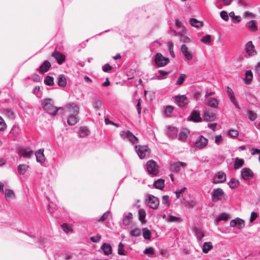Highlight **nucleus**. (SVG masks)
I'll list each match as a JSON object with an SVG mask.
<instances>
[{
  "mask_svg": "<svg viewBox=\"0 0 260 260\" xmlns=\"http://www.w3.org/2000/svg\"><path fill=\"white\" fill-rule=\"evenodd\" d=\"M42 106L44 110L53 116L56 115L58 110L61 108V107L57 108L56 106H54L53 100L49 98L44 99L42 102Z\"/></svg>",
  "mask_w": 260,
  "mask_h": 260,
  "instance_id": "f257e3e1",
  "label": "nucleus"
},
{
  "mask_svg": "<svg viewBox=\"0 0 260 260\" xmlns=\"http://www.w3.org/2000/svg\"><path fill=\"white\" fill-rule=\"evenodd\" d=\"M135 150L140 159L148 157L150 154V150L146 145H136Z\"/></svg>",
  "mask_w": 260,
  "mask_h": 260,
  "instance_id": "f03ea898",
  "label": "nucleus"
},
{
  "mask_svg": "<svg viewBox=\"0 0 260 260\" xmlns=\"http://www.w3.org/2000/svg\"><path fill=\"white\" fill-rule=\"evenodd\" d=\"M174 102L179 107H184L189 103V99L185 95H178L173 98Z\"/></svg>",
  "mask_w": 260,
  "mask_h": 260,
  "instance_id": "7ed1b4c3",
  "label": "nucleus"
},
{
  "mask_svg": "<svg viewBox=\"0 0 260 260\" xmlns=\"http://www.w3.org/2000/svg\"><path fill=\"white\" fill-rule=\"evenodd\" d=\"M154 61L157 67H162L169 62V59L163 56L160 53H157L155 56Z\"/></svg>",
  "mask_w": 260,
  "mask_h": 260,
  "instance_id": "20e7f679",
  "label": "nucleus"
},
{
  "mask_svg": "<svg viewBox=\"0 0 260 260\" xmlns=\"http://www.w3.org/2000/svg\"><path fill=\"white\" fill-rule=\"evenodd\" d=\"M120 135L123 139L128 141L133 144L137 143L138 138L129 131H122Z\"/></svg>",
  "mask_w": 260,
  "mask_h": 260,
  "instance_id": "39448f33",
  "label": "nucleus"
},
{
  "mask_svg": "<svg viewBox=\"0 0 260 260\" xmlns=\"http://www.w3.org/2000/svg\"><path fill=\"white\" fill-rule=\"evenodd\" d=\"M146 168L149 174L152 176H156L158 173L156 163L153 160H150L147 162Z\"/></svg>",
  "mask_w": 260,
  "mask_h": 260,
  "instance_id": "423d86ee",
  "label": "nucleus"
},
{
  "mask_svg": "<svg viewBox=\"0 0 260 260\" xmlns=\"http://www.w3.org/2000/svg\"><path fill=\"white\" fill-rule=\"evenodd\" d=\"M146 202L147 205L153 209H156L159 205L158 198L152 195H149L147 197Z\"/></svg>",
  "mask_w": 260,
  "mask_h": 260,
  "instance_id": "0eeeda50",
  "label": "nucleus"
},
{
  "mask_svg": "<svg viewBox=\"0 0 260 260\" xmlns=\"http://www.w3.org/2000/svg\"><path fill=\"white\" fill-rule=\"evenodd\" d=\"M225 193L221 188H217L214 189L212 192V201L216 202L221 201L223 199Z\"/></svg>",
  "mask_w": 260,
  "mask_h": 260,
  "instance_id": "6e6552de",
  "label": "nucleus"
},
{
  "mask_svg": "<svg viewBox=\"0 0 260 260\" xmlns=\"http://www.w3.org/2000/svg\"><path fill=\"white\" fill-rule=\"evenodd\" d=\"M180 51L184 57L188 60H191L193 58V53L189 50L185 44H182L180 47Z\"/></svg>",
  "mask_w": 260,
  "mask_h": 260,
  "instance_id": "1a4fd4ad",
  "label": "nucleus"
},
{
  "mask_svg": "<svg viewBox=\"0 0 260 260\" xmlns=\"http://www.w3.org/2000/svg\"><path fill=\"white\" fill-rule=\"evenodd\" d=\"M226 176L225 173L222 171L217 172L214 176L213 180L214 184L224 183L226 181Z\"/></svg>",
  "mask_w": 260,
  "mask_h": 260,
  "instance_id": "9d476101",
  "label": "nucleus"
},
{
  "mask_svg": "<svg viewBox=\"0 0 260 260\" xmlns=\"http://www.w3.org/2000/svg\"><path fill=\"white\" fill-rule=\"evenodd\" d=\"M65 112H68L69 114H78L79 107L74 103H70L64 108Z\"/></svg>",
  "mask_w": 260,
  "mask_h": 260,
  "instance_id": "9b49d317",
  "label": "nucleus"
},
{
  "mask_svg": "<svg viewBox=\"0 0 260 260\" xmlns=\"http://www.w3.org/2000/svg\"><path fill=\"white\" fill-rule=\"evenodd\" d=\"M245 51L246 53L250 56H252L256 54L257 52L255 49L252 42L250 41L247 43L245 45Z\"/></svg>",
  "mask_w": 260,
  "mask_h": 260,
  "instance_id": "f8f14e48",
  "label": "nucleus"
},
{
  "mask_svg": "<svg viewBox=\"0 0 260 260\" xmlns=\"http://www.w3.org/2000/svg\"><path fill=\"white\" fill-rule=\"evenodd\" d=\"M241 174L243 179L248 180L253 177V173L251 170L248 168H243L241 171Z\"/></svg>",
  "mask_w": 260,
  "mask_h": 260,
  "instance_id": "ddd939ff",
  "label": "nucleus"
},
{
  "mask_svg": "<svg viewBox=\"0 0 260 260\" xmlns=\"http://www.w3.org/2000/svg\"><path fill=\"white\" fill-rule=\"evenodd\" d=\"M208 139L203 136H199L196 141V145L197 147L202 149L206 146L208 144Z\"/></svg>",
  "mask_w": 260,
  "mask_h": 260,
  "instance_id": "4468645a",
  "label": "nucleus"
},
{
  "mask_svg": "<svg viewBox=\"0 0 260 260\" xmlns=\"http://www.w3.org/2000/svg\"><path fill=\"white\" fill-rule=\"evenodd\" d=\"M244 225V221L239 218H236L230 221V226L231 227L237 226L239 229H241L243 228Z\"/></svg>",
  "mask_w": 260,
  "mask_h": 260,
  "instance_id": "2eb2a0df",
  "label": "nucleus"
},
{
  "mask_svg": "<svg viewBox=\"0 0 260 260\" xmlns=\"http://www.w3.org/2000/svg\"><path fill=\"white\" fill-rule=\"evenodd\" d=\"M193 232L198 242L202 241V239L205 236L203 231L199 226L194 227Z\"/></svg>",
  "mask_w": 260,
  "mask_h": 260,
  "instance_id": "dca6fc26",
  "label": "nucleus"
},
{
  "mask_svg": "<svg viewBox=\"0 0 260 260\" xmlns=\"http://www.w3.org/2000/svg\"><path fill=\"white\" fill-rule=\"evenodd\" d=\"M52 56L55 58L59 64H61L65 60V55L62 53L55 51L53 52Z\"/></svg>",
  "mask_w": 260,
  "mask_h": 260,
  "instance_id": "f3484780",
  "label": "nucleus"
},
{
  "mask_svg": "<svg viewBox=\"0 0 260 260\" xmlns=\"http://www.w3.org/2000/svg\"><path fill=\"white\" fill-rule=\"evenodd\" d=\"M37 162L43 164L45 161V157L44 154V149H40L35 153Z\"/></svg>",
  "mask_w": 260,
  "mask_h": 260,
  "instance_id": "a211bd4d",
  "label": "nucleus"
},
{
  "mask_svg": "<svg viewBox=\"0 0 260 260\" xmlns=\"http://www.w3.org/2000/svg\"><path fill=\"white\" fill-rule=\"evenodd\" d=\"M187 166L185 162L178 161L171 164V170L174 172H178L181 167L184 168Z\"/></svg>",
  "mask_w": 260,
  "mask_h": 260,
  "instance_id": "6ab92c4d",
  "label": "nucleus"
},
{
  "mask_svg": "<svg viewBox=\"0 0 260 260\" xmlns=\"http://www.w3.org/2000/svg\"><path fill=\"white\" fill-rule=\"evenodd\" d=\"M79 120L78 114H69L68 117V123L70 125H75Z\"/></svg>",
  "mask_w": 260,
  "mask_h": 260,
  "instance_id": "aec40b11",
  "label": "nucleus"
},
{
  "mask_svg": "<svg viewBox=\"0 0 260 260\" xmlns=\"http://www.w3.org/2000/svg\"><path fill=\"white\" fill-rule=\"evenodd\" d=\"M190 120L194 122H199L202 121L199 111L194 110L192 112L190 116Z\"/></svg>",
  "mask_w": 260,
  "mask_h": 260,
  "instance_id": "412c9836",
  "label": "nucleus"
},
{
  "mask_svg": "<svg viewBox=\"0 0 260 260\" xmlns=\"http://www.w3.org/2000/svg\"><path fill=\"white\" fill-rule=\"evenodd\" d=\"M133 215L132 213H124L122 219V224L125 226L128 225L132 221Z\"/></svg>",
  "mask_w": 260,
  "mask_h": 260,
  "instance_id": "4be33fe9",
  "label": "nucleus"
},
{
  "mask_svg": "<svg viewBox=\"0 0 260 260\" xmlns=\"http://www.w3.org/2000/svg\"><path fill=\"white\" fill-rule=\"evenodd\" d=\"M189 132L186 128L182 129V130L178 134V139L182 142H185L189 134Z\"/></svg>",
  "mask_w": 260,
  "mask_h": 260,
  "instance_id": "5701e85b",
  "label": "nucleus"
},
{
  "mask_svg": "<svg viewBox=\"0 0 260 260\" xmlns=\"http://www.w3.org/2000/svg\"><path fill=\"white\" fill-rule=\"evenodd\" d=\"M51 67V64L48 60H45L40 67L39 71L41 73L47 72Z\"/></svg>",
  "mask_w": 260,
  "mask_h": 260,
  "instance_id": "b1692460",
  "label": "nucleus"
},
{
  "mask_svg": "<svg viewBox=\"0 0 260 260\" xmlns=\"http://www.w3.org/2000/svg\"><path fill=\"white\" fill-rule=\"evenodd\" d=\"M203 117L205 120L208 121H213L215 119V114L209 111H205L203 114Z\"/></svg>",
  "mask_w": 260,
  "mask_h": 260,
  "instance_id": "393cba45",
  "label": "nucleus"
},
{
  "mask_svg": "<svg viewBox=\"0 0 260 260\" xmlns=\"http://www.w3.org/2000/svg\"><path fill=\"white\" fill-rule=\"evenodd\" d=\"M246 27L252 32H255L257 30L256 21L254 20L249 21L247 22L246 24Z\"/></svg>",
  "mask_w": 260,
  "mask_h": 260,
  "instance_id": "a878e982",
  "label": "nucleus"
},
{
  "mask_svg": "<svg viewBox=\"0 0 260 260\" xmlns=\"http://www.w3.org/2000/svg\"><path fill=\"white\" fill-rule=\"evenodd\" d=\"M101 248L103 250L104 254L106 255H109L112 253V247L109 244L104 243Z\"/></svg>",
  "mask_w": 260,
  "mask_h": 260,
  "instance_id": "bb28decb",
  "label": "nucleus"
},
{
  "mask_svg": "<svg viewBox=\"0 0 260 260\" xmlns=\"http://www.w3.org/2000/svg\"><path fill=\"white\" fill-rule=\"evenodd\" d=\"M213 248L211 242H205L202 246V249L204 253H208L209 251Z\"/></svg>",
  "mask_w": 260,
  "mask_h": 260,
  "instance_id": "cd10ccee",
  "label": "nucleus"
},
{
  "mask_svg": "<svg viewBox=\"0 0 260 260\" xmlns=\"http://www.w3.org/2000/svg\"><path fill=\"white\" fill-rule=\"evenodd\" d=\"M253 79V73L250 70L247 71L245 74L244 80L246 84H250Z\"/></svg>",
  "mask_w": 260,
  "mask_h": 260,
  "instance_id": "c85d7f7f",
  "label": "nucleus"
},
{
  "mask_svg": "<svg viewBox=\"0 0 260 260\" xmlns=\"http://www.w3.org/2000/svg\"><path fill=\"white\" fill-rule=\"evenodd\" d=\"M244 164V160L242 158L236 157L234 160V168L235 169H239Z\"/></svg>",
  "mask_w": 260,
  "mask_h": 260,
  "instance_id": "c756f323",
  "label": "nucleus"
},
{
  "mask_svg": "<svg viewBox=\"0 0 260 260\" xmlns=\"http://www.w3.org/2000/svg\"><path fill=\"white\" fill-rule=\"evenodd\" d=\"M181 34L180 35V42H183L184 43H188L190 41V38L185 36L186 34V30L185 27H182V30H181Z\"/></svg>",
  "mask_w": 260,
  "mask_h": 260,
  "instance_id": "7c9ffc66",
  "label": "nucleus"
},
{
  "mask_svg": "<svg viewBox=\"0 0 260 260\" xmlns=\"http://www.w3.org/2000/svg\"><path fill=\"white\" fill-rule=\"evenodd\" d=\"M58 85L59 86L64 87L67 85V80L64 75H60L58 78Z\"/></svg>",
  "mask_w": 260,
  "mask_h": 260,
  "instance_id": "2f4dec72",
  "label": "nucleus"
},
{
  "mask_svg": "<svg viewBox=\"0 0 260 260\" xmlns=\"http://www.w3.org/2000/svg\"><path fill=\"white\" fill-rule=\"evenodd\" d=\"M167 133L169 136L174 138L177 136L178 131L175 127L169 126L168 128Z\"/></svg>",
  "mask_w": 260,
  "mask_h": 260,
  "instance_id": "473e14b6",
  "label": "nucleus"
},
{
  "mask_svg": "<svg viewBox=\"0 0 260 260\" xmlns=\"http://www.w3.org/2000/svg\"><path fill=\"white\" fill-rule=\"evenodd\" d=\"M154 186L157 188L162 190L165 186V181L162 179H159L154 183Z\"/></svg>",
  "mask_w": 260,
  "mask_h": 260,
  "instance_id": "72a5a7b5",
  "label": "nucleus"
},
{
  "mask_svg": "<svg viewBox=\"0 0 260 260\" xmlns=\"http://www.w3.org/2000/svg\"><path fill=\"white\" fill-rule=\"evenodd\" d=\"M20 133V129L17 125H14L10 132V135L14 137L18 136Z\"/></svg>",
  "mask_w": 260,
  "mask_h": 260,
  "instance_id": "f704fd0d",
  "label": "nucleus"
},
{
  "mask_svg": "<svg viewBox=\"0 0 260 260\" xmlns=\"http://www.w3.org/2000/svg\"><path fill=\"white\" fill-rule=\"evenodd\" d=\"M2 113L5 116L10 119H14V113L10 109H5L3 111Z\"/></svg>",
  "mask_w": 260,
  "mask_h": 260,
  "instance_id": "c9c22d12",
  "label": "nucleus"
},
{
  "mask_svg": "<svg viewBox=\"0 0 260 260\" xmlns=\"http://www.w3.org/2000/svg\"><path fill=\"white\" fill-rule=\"evenodd\" d=\"M28 166L25 164H21L18 166V171L20 175H24L28 168Z\"/></svg>",
  "mask_w": 260,
  "mask_h": 260,
  "instance_id": "e433bc0d",
  "label": "nucleus"
},
{
  "mask_svg": "<svg viewBox=\"0 0 260 260\" xmlns=\"http://www.w3.org/2000/svg\"><path fill=\"white\" fill-rule=\"evenodd\" d=\"M89 134V131L87 127L83 126L80 128L79 135L80 137H85L88 136Z\"/></svg>",
  "mask_w": 260,
  "mask_h": 260,
  "instance_id": "4c0bfd02",
  "label": "nucleus"
},
{
  "mask_svg": "<svg viewBox=\"0 0 260 260\" xmlns=\"http://www.w3.org/2000/svg\"><path fill=\"white\" fill-rule=\"evenodd\" d=\"M189 23L192 26L194 27H200L203 25L202 22L198 21L194 18L190 19Z\"/></svg>",
  "mask_w": 260,
  "mask_h": 260,
  "instance_id": "58836bf2",
  "label": "nucleus"
},
{
  "mask_svg": "<svg viewBox=\"0 0 260 260\" xmlns=\"http://www.w3.org/2000/svg\"><path fill=\"white\" fill-rule=\"evenodd\" d=\"M21 155L24 158L30 157L34 153L32 150H27L26 149H22L20 151Z\"/></svg>",
  "mask_w": 260,
  "mask_h": 260,
  "instance_id": "ea45409f",
  "label": "nucleus"
},
{
  "mask_svg": "<svg viewBox=\"0 0 260 260\" xmlns=\"http://www.w3.org/2000/svg\"><path fill=\"white\" fill-rule=\"evenodd\" d=\"M143 236L145 239L149 240L151 238V233L147 228L142 229Z\"/></svg>",
  "mask_w": 260,
  "mask_h": 260,
  "instance_id": "a19ab883",
  "label": "nucleus"
},
{
  "mask_svg": "<svg viewBox=\"0 0 260 260\" xmlns=\"http://www.w3.org/2000/svg\"><path fill=\"white\" fill-rule=\"evenodd\" d=\"M230 187L232 189L236 188L239 184V182L235 178H232L228 183Z\"/></svg>",
  "mask_w": 260,
  "mask_h": 260,
  "instance_id": "79ce46f5",
  "label": "nucleus"
},
{
  "mask_svg": "<svg viewBox=\"0 0 260 260\" xmlns=\"http://www.w3.org/2000/svg\"><path fill=\"white\" fill-rule=\"evenodd\" d=\"M103 105V102L100 99H93V107L94 108L99 109L101 108Z\"/></svg>",
  "mask_w": 260,
  "mask_h": 260,
  "instance_id": "37998d69",
  "label": "nucleus"
},
{
  "mask_svg": "<svg viewBox=\"0 0 260 260\" xmlns=\"http://www.w3.org/2000/svg\"><path fill=\"white\" fill-rule=\"evenodd\" d=\"M44 83L48 86H52L54 85V79L52 77L47 76L44 80Z\"/></svg>",
  "mask_w": 260,
  "mask_h": 260,
  "instance_id": "c03bdc74",
  "label": "nucleus"
},
{
  "mask_svg": "<svg viewBox=\"0 0 260 260\" xmlns=\"http://www.w3.org/2000/svg\"><path fill=\"white\" fill-rule=\"evenodd\" d=\"M208 104L213 108H216L218 105V102L214 98H210L208 100Z\"/></svg>",
  "mask_w": 260,
  "mask_h": 260,
  "instance_id": "a18cd8bd",
  "label": "nucleus"
},
{
  "mask_svg": "<svg viewBox=\"0 0 260 260\" xmlns=\"http://www.w3.org/2000/svg\"><path fill=\"white\" fill-rule=\"evenodd\" d=\"M139 219L143 222L146 217V212L143 209H141L138 211Z\"/></svg>",
  "mask_w": 260,
  "mask_h": 260,
  "instance_id": "49530a36",
  "label": "nucleus"
},
{
  "mask_svg": "<svg viewBox=\"0 0 260 260\" xmlns=\"http://www.w3.org/2000/svg\"><path fill=\"white\" fill-rule=\"evenodd\" d=\"M141 231L140 229L138 228H134L132 229L130 232V235L133 237H139L141 235Z\"/></svg>",
  "mask_w": 260,
  "mask_h": 260,
  "instance_id": "de8ad7c7",
  "label": "nucleus"
},
{
  "mask_svg": "<svg viewBox=\"0 0 260 260\" xmlns=\"http://www.w3.org/2000/svg\"><path fill=\"white\" fill-rule=\"evenodd\" d=\"M247 115L249 119L251 121H254L257 118V114L251 110L248 111Z\"/></svg>",
  "mask_w": 260,
  "mask_h": 260,
  "instance_id": "09e8293b",
  "label": "nucleus"
},
{
  "mask_svg": "<svg viewBox=\"0 0 260 260\" xmlns=\"http://www.w3.org/2000/svg\"><path fill=\"white\" fill-rule=\"evenodd\" d=\"M186 78V76L184 74H181L180 75L178 80L176 82V84L177 85H181L183 83L185 79Z\"/></svg>",
  "mask_w": 260,
  "mask_h": 260,
  "instance_id": "8fccbe9b",
  "label": "nucleus"
},
{
  "mask_svg": "<svg viewBox=\"0 0 260 260\" xmlns=\"http://www.w3.org/2000/svg\"><path fill=\"white\" fill-rule=\"evenodd\" d=\"M162 203L166 205L167 208L169 207L170 200L168 196H164L162 197Z\"/></svg>",
  "mask_w": 260,
  "mask_h": 260,
  "instance_id": "3c124183",
  "label": "nucleus"
},
{
  "mask_svg": "<svg viewBox=\"0 0 260 260\" xmlns=\"http://www.w3.org/2000/svg\"><path fill=\"white\" fill-rule=\"evenodd\" d=\"M118 254L121 255H125L126 254V252L124 249V245L122 243L119 244Z\"/></svg>",
  "mask_w": 260,
  "mask_h": 260,
  "instance_id": "603ef678",
  "label": "nucleus"
},
{
  "mask_svg": "<svg viewBox=\"0 0 260 260\" xmlns=\"http://www.w3.org/2000/svg\"><path fill=\"white\" fill-rule=\"evenodd\" d=\"M201 41L205 44H209L211 42V35H207L201 39Z\"/></svg>",
  "mask_w": 260,
  "mask_h": 260,
  "instance_id": "864d4df0",
  "label": "nucleus"
},
{
  "mask_svg": "<svg viewBox=\"0 0 260 260\" xmlns=\"http://www.w3.org/2000/svg\"><path fill=\"white\" fill-rule=\"evenodd\" d=\"M229 16L232 18H233V20L235 21L236 22H240L241 21V17L240 16H236L234 12H231L229 13Z\"/></svg>",
  "mask_w": 260,
  "mask_h": 260,
  "instance_id": "5fc2aeb1",
  "label": "nucleus"
},
{
  "mask_svg": "<svg viewBox=\"0 0 260 260\" xmlns=\"http://www.w3.org/2000/svg\"><path fill=\"white\" fill-rule=\"evenodd\" d=\"M5 196L6 198H15V194L13 190L11 189H6L5 192Z\"/></svg>",
  "mask_w": 260,
  "mask_h": 260,
  "instance_id": "6e6d98bb",
  "label": "nucleus"
},
{
  "mask_svg": "<svg viewBox=\"0 0 260 260\" xmlns=\"http://www.w3.org/2000/svg\"><path fill=\"white\" fill-rule=\"evenodd\" d=\"M168 220L169 222H180L182 221V220L180 217L170 215L168 217Z\"/></svg>",
  "mask_w": 260,
  "mask_h": 260,
  "instance_id": "4d7b16f0",
  "label": "nucleus"
},
{
  "mask_svg": "<svg viewBox=\"0 0 260 260\" xmlns=\"http://www.w3.org/2000/svg\"><path fill=\"white\" fill-rule=\"evenodd\" d=\"M173 110V107L172 106H168L164 111V113L167 116H170Z\"/></svg>",
  "mask_w": 260,
  "mask_h": 260,
  "instance_id": "13d9d810",
  "label": "nucleus"
},
{
  "mask_svg": "<svg viewBox=\"0 0 260 260\" xmlns=\"http://www.w3.org/2000/svg\"><path fill=\"white\" fill-rule=\"evenodd\" d=\"M228 135L231 137H236L239 135V132L235 129H230L228 132Z\"/></svg>",
  "mask_w": 260,
  "mask_h": 260,
  "instance_id": "bf43d9fd",
  "label": "nucleus"
},
{
  "mask_svg": "<svg viewBox=\"0 0 260 260\" xmlns=\"http://www.w3.org/2000/svg\"><path fill=\"white\" fill-rule=\"evenodd\" d=\"M196 205V202L194 200H189L184 203V206L186 207H193Z\"/></svg>",
  "mask_w": 260,
  "mask_h": 260,
  "instance_id": "052dcab7",
  "label": "nucleus"
},
{
  "mask_svg": "<svg viewBox=\"0 0 260 260\" xmlns=\"http://www.w3.org/2000/svg\"><path fill=\"white\" fill-rule=\"evenodd\" d=\"M220 15L221 18L225 21H228L229 19V15L228 13L225 11H222L220 12Z\"/></svg>",
  "mask_w": 260,
  "mask_h": 260,
  "instance_id": "680f3d73",
  "label": "nucleus"
},
{
  "mask_svg": "<svg viewBox=\"0 0 260 260\" xmlns=\"http://www.w3.org/2000/svg\"><path fill=\"white\" fill-rule=\"evenodd\" d=\"M7 127L6 123H5L3 118L0 116V131H3Z\"/></svg>",
  "mask_w": 260,
  "mask_h": 260,
  "instance_id": "e2e57ef3",
  "label": "nucleus"
},
{
  "mask_svg": "<svg viewBox=\"0 0 260 260\" xmlns=\"http://www.w3.org/2000/svg\"><path fill=\"white\" fill-rule=\"evenodd\" d=\"M158 73L160 74V75L157 76L156 77V79L157 80H161L162 79V77L166 76L168 75V72L163 71V70H159L158 71Z\"/></svg>",
  "mask_w": 260,
  "mask_h": 260,
  "instance_id": "0e129e2a",
  "label": "nucleus"
},
{
  "mask_svg": "<svg viewBox=\"0 0 260 260\" xmlns=\"http://www.w3.org/2000/svg\"><path fill=\"white\" fill-rule=\"evenodd\" d=\"M101 239V236L99 235H97L95 236H92L90 237V240L94 243H98L100 241Z\"/></svg>",
  "mask_w": 260,
  "mask_h": 260,
  "instance_id": "69168bd1",
  "label": "nucleus"
},
{
  "mask_svg": "<svg viewBox=\"0 0 260 260\" xmlns=\"http://www.w3.org/2000/svg\"><path fill=\"white\" fill-rule=\"evenodd\" d=\"M226 92L229 96V99H231V98L235 96L233 90L231 88H230L229 86L226 87Z\"/></svg>",
  "mask_w": 260,
  "mask_h": 260,
  "instance_id": "338daca9",
  "label": "nucleus"
},
{
  "mask_svg": "<svg viewBox=\"0 0 260 260\" xmlns=\"http://www.w3.org/2000/svg\"><path fill=\"white\" fill-rule=\"evenodd\" d=\"M112 69V67L109 63L105 64L102 68V70L104 72H108L111 70Z\"/></svg>",
  "mask_w": 260,
  "mask_h": 260,
  "instance_id": "774afa93",
  "label": "nucleus"
}]
</instances>
